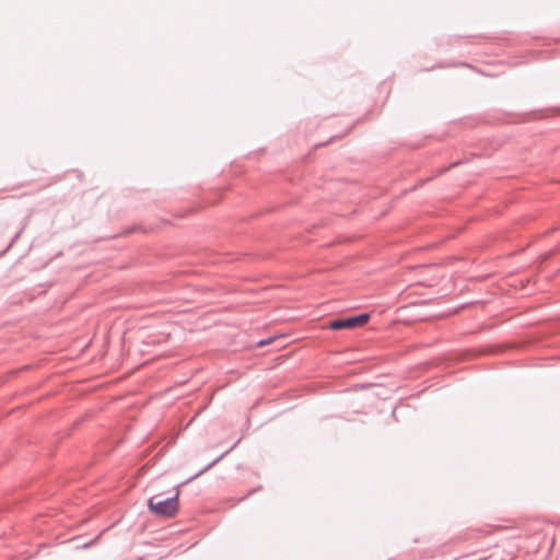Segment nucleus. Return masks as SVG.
<instances>
[{
    "label": "nucleus",
    "instance_id": "f257e3e1",
    "mask_svg": "<svg viewBox=\"0 0 560 560\" xmlns=\"http://www.w3.org/2000/svg\"><path fill=\"white\" fill-rule=\"evenodd\" d=\"M178 495L179 489H176L173 498L166 500H161L160 495H154L148 502L149 510L158 516L173 517L178 511Z\"/></svg>",
    "mask_w": 560,
    "mask_h": 560
},
{
    "label": "nucleus",
    "instance_id": "f03ea898",
    "mask_svg": "<svg viewBox=\"0 0 560 560\" xmlns=\"http://www.w3.org/2000/svg\"><path fill=\"white\" fill-rule=\"evenodd\" d=\"M368 320H369V315L362 314V315L354 316V317L332 320L329 324V328H331L334 330L351 329V328L364 325Z\"/></svg>",
    "mask_w": 560,
    "mask_h": 560
}]
</instances>
